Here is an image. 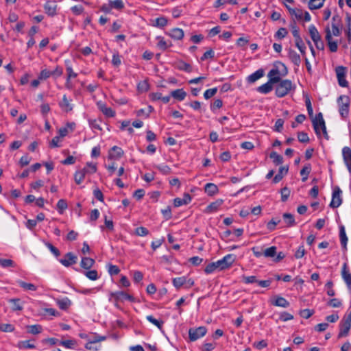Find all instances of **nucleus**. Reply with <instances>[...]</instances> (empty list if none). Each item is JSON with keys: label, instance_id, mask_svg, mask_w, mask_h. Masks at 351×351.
I'll return each instance as SVG.
<instances>
[{"label": "nucleus", "instance_id": "4", "mask_svg": "<svg viewBox=\"0 0 351 351\" xmlns=\"http://www.w3.org/2000/svg\"><path fill=\"white\" fill-rule=\"evenodd\" d=\"M337 101L340 115L346 117L349 113L350 98L346 95H340Z\"/></svg>", "mask_w": 351, "mask_h": 351}, {"label": "nucleus", "instance_id": "42", "mask_svg": "<svg viewBox=\"0 0 351 351\" xmlns=\"http://www.w3.org/2000/svg\"><path fill=\"white\" fill-rule=\"evenodd\" d=\"M153 110H154V108H152V106H148L145 108H143V109H140V110H137L136 114L138 117H147Z\"/></svg>", "mask_w": 351, "mask_h": 351}, {"label": "nucleus", "instance_id": "36", "mask_svg": "<svg viewBox=\"0 0 351 351\" xmlns=\"http://www.w3.org/2000/svg\"><path fill=\"white\" fill-rule=\"evenodd\" d=\"M172 283L177 289H179L186 284V277L182 276L175 278L172 280Z\"/></svg>", "mask_w": 351, "mask_h": 351}, {"label": "nucleus", "instance_id": "37", "mask_svg": "<svg viewBox=\"0 0 351 351\" xmlns=\"http://www.w3.org/2000/svg\"><path fill=\"white\" fill-rule=\"evenodd\" d=\"M82 170L85 171V175L86 174H93L95 173L97 170V165L95 163L93 162H87L86 166L82 169Z\"/></svg>", "mask_w": 351, "mask_h": 351}, {"label": "nucleus", "instance_id": "50", "mask_svg": "<svg viewBox=\"0 0 351 351\" xmlns=\"http://www.w3.org/2000/svg\"><path fill=\"white\" fill-rule=\"evenodd\" d=\"M306 119V116L303 114L298 115L294 121L291 122V128L293 129L295 128L298 124L302 123Z\"/></svg>", "mask_w": 351, "mask_h": 351}, {"label": "nucleus", "instance_id": "27", "mask_svg": "<svg viewBox=\"0 0 351 351\" xmlns=\"http://www.w3.org/2000/svg\"><path fill=\"white\" fill-rule=\"evenodd\" d=\"M204 191L208 195L213 196L218 193L219 189L216 184L213 183H207L205 185Z\"/></svg>", "mask_w": 351, "mask_h": 351}, {"label": "nucleus", "instance_id": "11", "mask_svg": "<svg viewBox=\"0 0 351 351\" xmlns=\"http://www.w3.org/2000/svg\"><path fill=\"white\" fill-rule=\"evenodd\" d=\"M338 84L341 87H348V82L346 79V69L343 66H339L335 69Z\"/></svg>", "mask_w": 351, "mask_h": 351}, {"label": "nucleus", "instance_id": "53", "mask_svg": "<svg viewBox=\"0 0 351 351\" xmlns=\"http://www.w3.org/2000/svg\"><path fill=\"white\" fill-rule=\"evenodd\" d=\"M27 328H29L28 332L32 333L33 335L39 334L42 331V326L38 324L28 326Z\"/></svg>", "mask_w": 351, "mask_h": 351}, {"label": "nucleus", "instance_id": "44", "mask_svg": "<svg viewBox=\"0 0 351 351\" xmlns=\"http://www.w3.org/2000/svg\"><path fill=\"white\" fill-rule=\"evenodd\" d=\"M311 171V165H308L304 166L300 171V174L302 176V181L305 182L308 179V176L309 175Z\"/></svg>", "mask_w": 351, "mask_h": 351}, {"label": "nucleus", "instance_id": "31", "mask_svg": "<svg viewBox=\"0 0 351 351\" xmlns=\"http://www.w3.org/2000/svg\"><path fill=\"white\" fill-rule=\"evenodd\" d=\"M95 260L89 257H83L82 258L80 266L86 269L91 268L95 264Z\"/></svg>", "mask_w": 351, "mask_h": 351}, {"label": "nucleus", "instance_id": "34", "mask_svg": "<svg viewBox=\"0 0 351 351\" xmlns=\"http://www.w3.org/2000/svg\"><path fill=\"white\" fill-rule=\"evenodd\" d=\"M325 0H310L308 1V8L311 10H317L321 8L324 3Z\"/></svg>", "mask_w": 351, "mask_h": 351}, {"label": "nucleus", "instance_id": "32", "mask_svg": "<svg viewBox=\"0 0 351 351\" xmlns=\"http://www.w3.org/2000/svg\"><path fill=\"white\" fill-rule=\"evenodd\" d=\"M56 303L58 307L64 311L67 310L71 305V302L68 298H64L61 300H57Z\"/></svg>", "mask_w": 351, "mask_h": 351}, {"label": "nucleus", "instance_id": "43", "mask_svg": "<svg viewBox=\"0 0 351 351\" xmlns=\"http://www.w3.org/2000/svg\"><path fill=\"white\" fill-rule=\"evenodd\" d=\"M110 5L112 8L116 10H122L124 8V3L123 0H110Z\"/></svg>", "mask_w": 351, "mask_h": 351}, {"label": "nucleus", "instance_id": "64", "mask_svg": "<svg viewBox=\"0 0 351 351\" xmlns=\"http://www.w3.org/2000/svg\"><path fill=\"white\" fill-rule=\"evenodd\" d=\"M342 156L343 161L348 160V159L351 158V149L348 147H344L342 149Z\"/></svg>", "mask_w": 351, "mask_h": 351}, {"label": "nucleus", "instance_id": "24", "mask_svg": "<svg viewBox=\"0 0 351 351\" xmlns=\"http://www.w3.org/2000/svg\"><path fill=\"white\" fill-rule=\"evenodd\" d=\"M123 155V151L121 147L114 146L109 152L110 158H119Z\"/></svg>", "mask_w": 351, "mask_h": 351}, {"label": "nucleus", "instance_id": "38", "mask_svg": "<svg viewBox=\"0 0 351 351\" xmlns=\"http://www.w3.org/2000/svg\"><path fill=\"white\" fill-rule=\"evenodd\" d=\"M269 158L272 159L273 162L276 165H281L283 162V157L276 152H271Z\"/></svg>", "mask_w": 351, "mask_h": 351}, {"label": "nucleus", "instance_id": "3", "mask_svg": "<svg viewBox=\"0 0 351 351\" xmlns=\"http://www.w3.org/2000/svg\"><path fill=\"white\" fill-rule=\"evenodd\" d=\"M351 328V310L350 312L342 319L339 324L338 338L347 337Z\"/></svg>", "mask_w": 351, "mask_h": 351}, {"label": "nucleus", "instance_id": "5", "mask_svg": "<svg viewBox=\"0 0 351 351\" xmlns=\"http://www.w3.org/2000/svg\"><path fill=\"white\" fill-rule=\"evenodd\" d=\"M331 33L334 36H339L341 34L342 20L339 14H335L331 21Z\"/></svg>", "mask_w": 351, "mask_h": 351}, {"label": "nucleus", "instance_id": "26", "mask_svg": "<svg viewBox=\"0 0 351 351\" xmlns=\"http://www.w3.org/2000/svg\"><path fill=\"white\" fill-rule=\"evenodd\" d=\"M309 35L313 42L319 41L321 39V36L314 25H311L308 27Z\"/></svg>", "mask_w": 351, "mask_h": 351}, {"label": "nucleus", "instance_id": "7", "mask_svg": "<svg viewBox=\"0 0 351 351\" xmlns=\"http://www.w3.org/2000/svg\"><path fill=\"white\" fill-rule=\"evenodd\" d=\"M207 332V329L205 326H199L197 328H191L189 330V337L190 341H195L204 337Z\"/></svg>", "mask_w": 351, "mask_h": 351}, {"label": "nucleus", "instance_id": "19", "mask_svg": "<svg viewBox=\"0 0 351 351\" xmlns=\"http://www.w3.org/2000/svg\"><path fill=\"white\" fill-rule=\"evenodd\" d=\"M339 239L344 251L347 250L348 237L346 236L345 227L343 225L339 226Z\"/></svg>", "mask_w": 351, "mask_h": 351}, {"label": "nucleus", "instance_id": "13", "mask_svg": "<svg viewBox=\"0 0 351 351\" xmlns=\"http://www.w3.org/2000/svg\"><path fill=\"white\" fill-rule=\"evenodd\" d=\"M131 125L136 128H140L143 126V121L136 120L131 123L130 121H124L121 123V129L123 130H127L129 132H132L133 129Z\"/></svg>", "mask_w": 351, "mask_h": 351}, {"label": "nucleus", "instance_id": "48", "mask_svg": "<svg viewBox=\"0 0 351 351\" xmlns=\"http://www.w3.org/2000/svg\"><path fill=\"white\" fill-rule=\"evenodd\" d=\"M147 319L151 322L152 324H154L156 326H157L158 328L161 330L162 328V326L164 324V322L162 320H158L155 319L152 315H147Z\"/></svg>", "mask_w": 351, "mask_h": 351}, {"label": "nucleus", "instance_id": "15", "mask_svg": "<svg viewBox=\"0 0 351 351\" xmlns=\"http://www.w3.org/2000/svg\"><path fill=\"white\" fill-rule=\"evenodd\" d=\"M341 276L344 280L348 288L351 290V273L350 272L347 263H344L342 267Z\"/></svg>", "mask_w": 351, "mask_h": 351}, {"label": "nucleus", "instance_id": "25", "mask_svg": "<svg viewBox=\"0 0 351 351\" xmlns=\"http://www.w3.org/2000/svg\"><path fill=\"white\" fill-rule=\"evenodd\" d=\"M267 76L269 78V80L274 84L280 82V80H281L279 74V71L277 69H273L270 70V71L268 73Z\"/></svg>", "mask_w": 351, "mask_h": 351}, {"label": "nucleus", "instance_id": "39", "mask_svg": "<svg viewBox=\"0 0 351 351\" xmlns=\"http://www.w3.org/2000/svg\"><path fill=\"white\" fill-rule=\"evenodd\" d=\"M85 171L84 170H78L76 171L74 174V180L77 184H80L84 180L85 178Z\"/></svg>", "mask_w": 351, "mask_h": 351}, {"label": "nucleus", "instance_id": "51", "mask_svg": "<svg viewBox=\"0 0 351 351\" xmlns=\"http://www.w3.org/2000/svg\"><path fill=\"white\" fill-rule=\"evenodd\" d=\"M17 347L24 349H33L35 346L29 342V341H21L18 343Z\"/></svg>", "mask_w": 351, "mask_h": 351}, {"label": "nucleus", "instance_id": "40", "mask_svg": "<svg viewBox=\"0 0 351 351\" xmlns=\"http://www.w3.org/2000/svg\"><path fill=\"white\" fill-rule=\"evenodd\" d=\"M167 23H168L167 19L165 16H161V17L156 18L154 20V25L157 27H159V28H162L167 25Z\"/></svg>", "mask_w": 351, "mask_h": 351}, {"label": "nucleus", "instance_id": "35", "mask_svg": "<svg viewBox=\"0 0 351 351\" xmlns=\"http://www.w3.org/2000/svg\"><path fill=\"white\" fill-rule=\"evenodd\" d=\"M283 219L287 224V226L291 227L295 225L294 217L291 213H284L282 215Z\"/></svg>", "mask_w": 351, "mask_h": 351}, {"label": "nucleus", "instance_id": "49", "mask_svg": "<svg viewBox=\"0 0 351 351\" xmlns=\"http://www.w3.org/2000/svg\"><path fill=\"white\" fill-rule=\"evenodd\" d=\"M295 46L302 53L303 58L306 57V46L302 39L299 40H295Z\"/></svg>", "mask_w": 351, "mask_h": 351}, {"label": "nucleus", "instance_id": "56", "mask_svg": "<svg viewBox=\"0 0 351 351\" xmlns=\"http://www.w3.org/2000/svg\"><path fill=\"white\" fill-rule=\"evenodd\" d=\"M303 12L301 9L295 8V10H290V14L293 15L298 20H302Z\"/></svg>", "mask_w": 351, "mask_h": 351}, {"label": "nucleus", "instance_id": "30", "mask_svg": "<svg viewBox=\"0 0 351 351\" xmlns=\"http://www.w3.org/2000/svg\"><path fill=\"white\" fill-rule=\"evenodd\" d=\"M8 302L12 304V310L13 311H22L23 306L22 302L19 298H12L8 300Z\"/></svg>", "mask_w": 351, "mask_h": 351}, {"label": "nucleus", "instance_id": "29", "mask_svg": "<svg viewBox=\"0 0 351 351\" xmlns=\"http://www.w3.org/2000/svg\"><path fill=\"white\" fill-rule=\"evenodd\" d=\"M274 84L273 82H271L269 80L267 83L258 86L257 88V91L262 94H267L272 90V89H273L272 84Z\"/></svg>", "mask_w": 351, "mask_h": 351}, {"label": "nucleus", "instance_id": "55", "mask_svg": "<svg viewBox=\"0 0 351 351\" xmlns=\"http://www.w3.org/2000/svg\"><path fill=\"white\" fill-rule=\"evenodd\" d=\"M84 275L91 280H96L99 278L97 271L95 269L85 271Z\"/></svg>", "mask_w": 351, "mask_h": 351}, {"label": "nucleus", "instance_id": "63", "mask_svg": "<svg viewBox=\"0 0 351 351\" xmlns=\"http://www.w3.org/2000/svg\"><path fill=\"white\" fill-rule=\"evenodd\" d=\"M50 76H51V73L50 71L47 69H43L38 76V79L40 80H45L48 79Z\"/></svg>", "mask_w": 351, "mask_h": 351}, {"label": "nucleus", "instance_id": "62", "mask_svg": "<svg viewBox=\"0 0 351 351\" xmlns=\"http://www.w3.org/2000/svg\"><path fill=\"white\" fill-rule=\"evenodd\" d=\"M313 313H314L313 310H310L308 308L301 310L300 311V315L304 319H308L313 315Z\"/></svg>", "mask_w": 351, "mask_h": 351}, {"label": "nucleus", "instance_id": "52", "mask_svg": "<svg viewBox=\"0 0 351 351\" xmlns=\"http://www.w3.org/2000/svg\"><path fill=\"white\" fill-rule=\"evenodd\" d=\"M280 193H281V200H282V202H285L288 199L291 192L288 187L285 186L282 189H281Z\"/></svg>", "mask_w": 351, "mask_h": 351}, {"label": "nucleus", "instance_id": "2", "mask_svg": "<svg viewBox=\"0 0 351 351\" xmlns=\"http://www.w3.org/2000/svg\"><path fill=\"white\" fill-rule=\"evenodd\" d=\"M278 83V84L276 87L275 94L276 97L280 98L285 97L291 90L295 88V86L293 84L290 80H280Z\"/></svg>", "mask_w": 351, "mask_h": 351}, {"label": "nucleus", "instance_id": "10", "mask_svg": "<svg viewBox=\"0 0 351 351\" xmlns=\"http://www.w3.org/2000/svg\"><path fill=\"white\" fill-rule=\"evenodd\" d=\"M325 33H326L325 39L327 42L328 46L329 47V50L332 53L336 52L338 49V45H337V41H335L332 40L333 35H332L329 25L326 26Z\"/></svg>", "mask_w": 351, "mask_h": 351}, {"label": "nucleus", "instance_id": "22", "mask_svg": "<svg viewBox=\"0 0 351 351\" xmlns=\"http://www.w3.org/2000/svg\"><path fill=\"white\" fill-rule=\"evenodd\" d=\"M271 304L283 308H287L289 306V302L281 296H276V299L271 301Z\"/></svg>", "mask_w": 351, "mask_h": 351}, {"label": "nucleus", "instance_id": "8", "mask_svg": "<svg viewBox=\"0 0 351 351\" xmlns=\"http://www.w3.org/2000/svg\"><path fill=\"white\" fill-rule=\"evenodd\" d=\"M342 191L338 186L333 189L332 194V200L330 204V207L337 208L342 204V198L341 196Z\"/></svg>", "mask_w": 351, "mask_h": 351}, {"label": "nucleus", "instance_id": "59", "mask_svg": "<svg viewBox=\"0 0 351 351\" xmlns=\"http://www.w3.org/2000/svg\"><path fill=\"white\" fill-rule=\"evenodd\" d=\"M0 330L2 332H12L14 330V326L10 324H0Z\"/></svg>", "mask_w": 351, "mask_h": 351}, {"label": "nucleus", "instance_id": "9", "mask_svg": "<svg viewBox=\"0 0 351 351\" xmlns=\"http://www.w3.org/2000/svg\"><path fill=\"white\" fill-rule=\"evenodd\" d=\"M312 122L315 132H319V130L326 132L325 121L321 112H319L313 118Z\"/></svg>", "mask_w": 351, "mask_h": 351}, {"label": "nucleus", "instance_id": "46", "mask_svg": "<svg viewBox=\"0 0 351 351\" xmlns=\"http://www.w3.org/2000/svg\"><path fill=\"white\" fill-rule=\"evenodd\" d=\"M57 209L60 214H62L64 211L67 208L68 205L65 199H61L57 203Z\"/></svg>", "mask_w": 351, "mask_h": 351}, {"label": "nucleus", "instance_id": "54", "mask_svg": "<svg viewBox=\"0 0 351 351\" xmlns=\"http://www.w3.org/2000/svg\"><path fill=\"white\" fill-rule=\"evenodd\" d=\"M288 34V31L285 27H280L276 33L275 38L277 39H282L284 38Z\"/></svg>", "mask_w": 351, "mask_h": 351}, {"label": "nucleus", "instance_id": "57", "mask_svg": "<svg viewBox=\"0 0 351 351\" xmlns=\"http://www.w3.org/2000/svg\"><path fill=\"white\" fill-rule=\"evenodd\" d=\"M217 92V88L215 87L213 88L207 89L204 93V97L206 99H208L213 97Z\"/></svg>", "mask_w": 351, "mask_h": 351}, {"label": "nucleus", "instance_id": "20", "mask_svg": "<svg viewBox=\"0 0 351 351\" xmlns=\"http://www.w3.org/2000/svg\"><path fill=\"white\" fill-rule=\"evenodd\" d=\"M288 57L294 65L297 66L300 65L301 58L300 55L297 53L296 51L293 49H289L288 52Z\"/></svg>", "mask_w": 351, "mask_h": 351}, {"label": "nucleus", "instance_id": "12", "mask_svg": "<svg viewBox=\"0 0 351 351\" xmlns=\"http://www.w3.org/2000/svg\"><path fill=\"white\" fill-rule=\"evenodd\" d=\"M77 257L73 252H68L64 255V258H61L60 262L64 267H70L77 263Z\"/></svg>", "mask_w": 351, "mask_h": 351}, {"label": "nucleus", "instance_id": "1", "mask_svg": "<svg viewBox=\"0 0 351 351\" xmlns=\"http://www.w3.org/2000/svg\"><path fill=\"white\" fill-rule=\"evenodd\" d=\"M236 260V256L232 254L225 256L222 259L217 262H213L207 265L204 269V272L206 274H211L215 270L219 271L226 269L232 266Z\"/></svg>", "mask_w": 351, "mask_h": 351}, {"label": "nucleus", "instance_id": "33", "mask_svg": "<svg viewBox=\"0 0 351 351\" xmlns=\"http://www.w3.org/2000/svg\"><path fill=\"white\" fill-rule=\"evenodd\" d=\"M66 134L67 133H60L58 136H55L49 143V147L51 148L60 147L59 142H60L62 139L66 136Z\"/></svg>", "mask_w": 351, "mask_h": 351}, {"label": "nucleus", "instance_id": "17", "mask_svg": "<svg viewBox=\"0 0 351 351\" xmlns=\"http://www.w3.org/2000/svg\"><path fill=\"white\" fill-rule=\"evenodd\" d=\"M171 38L174 40H182L184 38V31L178 27L171 29L168 33H167Z\"/></svg>", "mask_w": 351, "mask_h": 351}, {"label": "nucleus", "instance_id": "6", "mask_svg": "<svg viewBox=\"0 0 351 351\" xmlns=\"http://www.w3.org/2000/svg\"><path fill=\"white\" fill-rule=\"evenodd\" d=\"M110 300L113 298L115 302H123L125 300H128L131 302H136V299L132 295H130L124 291H119L112 292L110 293Z\"/></svg>", "mask_w": 351, "mask_h": 351}, {"label": "nucleus", "instance_id": "14", "mask_svg": "<svg viewBox=\"0 0 351 351\" xmlns=\"http://www.w3.org/2000/svg\"><path fill=\"white\" fill-rule=\"evenodd\" d=\"M57 4L54 1H48L44 5L45 13L50 16H53L56 14Z\"/></svg>", "mask_w": 351, "mask_h": 351}, {"label": "nucleus", "instance_id": "28", "mask_svg": "<svg viewBox=\"0 0 351 351\" xmlns=\"http://www.w3.org/2000/svg\"><path fill=\"white\" fill-rule=\"evenodd\" d=\"M264 75V71L263 69H258L254 73H252L247 77V82L249 83H254L256 80H259Z\"/></svg>", "mask_w": 351, "mask_h": 351}, {"label": "nucleus", "instance_id": "23", "mask_svg": "<svg viewBox=\"0 0 351 351\" xmlns=\"http://www.w3.org/2000/svg\"><path fill=\"white\" fill-rule=\"evenodd\" d=\"M171 96L178 101H181L185 99L186 93L182 88L176 89L171 92Z\"/></svg>", "mask_w": 351, "mask_h": 351}, {"label": "nucleus", "instance_id": "61", "mask_svg": "<svg viewBox=\"0 0 351 351\" xmlns=\"http://www.w3.org/2000/svg\"><path fill=\"white\" fill-rule=\"evenodd\" d=\"M135 234L140 237H145L149 234V230L146 228L141 226L136 228Z\"/></svg>", "mask_w": 351, "mask_h": 351}, {"label": "nucleus", "instance_id": "47", "mask_svg": "<svg viewBox=\"0 0 351 351\" xmlns=\"http://www.w3.org/2000/svg\"><path fill=\"white\" fill-rule=\"evenodd\" d=\"M277 247L276 246H271L264 250L263 254L265 257L274 258L276 255Z\"/></svg>", "mask_w": 351, "mask_h": 351}, {"label": "nucleus", "instance_id": "41", "mask_svg": "<svg viewBox=\"0 0 351 351\" xmlns=\"http://www.w3.org/2000/svg\"><path fill=\"white\" fill-rule=\"evenodd\" d=\"M69 62H70L69 60H65V64L66 65V72H67V79H66L67 82L70 80L71 78H75L77 75V74L73 71L71 66H70L69 64Z\"/></svg>", "mask_w": 351, "mask_h": 351}, {"label": "nucleus", "instance_id": "60", "mask_svg": "<svg viewBox=\"0 0 351 351\" xmlns=\"http://www.w3.org/2000/svg\"><path fill=\"white\" fill-rule=\"evenodd\" d=\"M45 245L48 247V249L56 257H58L60 255V250L57 247L53 246L51 243L46 242Z\"/></svg>", "mask_w": 351, "mask_h": 351}, {"label": "nucleus", "instance_id": "21", "mask_svg": "<svg viewBox=\"0 0 351 351\" xmlns=\"http://www.w3.org/2000/svg\"><path fill=\"white\" fill-rule=\"evenodd\" d=\"M223 200L217 199L215 202L210 203L206 208L205 212L206 213H212L217 211L219 208L222 205Z\"/></svg>", "mask_w": 351, "mask_h": 351}, {"label": "nucleus", "instance_id": "58", "mask_svg": "<svg viewBox=\"0 0 351 351\" xmlns=\"http://www.w3.org/2000/svg\"><path fill=\"white\" fill-rule=\"evenodd\" d=\"M157 38L159 40L157 46L161 50L165 51L170 47L162 37H158Z\"/></svg>", "mask_w": 351, "mask_h": 351}, {"label": "nucleus", "instance_id": "18", "mask_svg": "<svg viewBox=\"0 0 351 351\" xmlns=\"http://www.w3.org/2000/svg\"><path fill=\"white\" fill-rule=\"evenodd\" d=\"M191 196L189 193H184L183 198L176 197L173 200L175 207H178L182 205H186L191 201Z\"/></svg>", "mask_w": 351, "mask_h": 351}, {"label": "nucleus", "instance_id": "45", "mask_svg": "<svg viewBox=\"0 0 351 351\" xmlns=\"http://www.w3.org/2000/svg\"><path fill=\"white\" fill-rule=\"evenodd\" d=\"M18 284L21 288L25 290L36 291L37 289L36 286L32 283H27L24 281L19 280L18 281Z\"/></svg>", "mask_w": 351, "mask_h": 351}, {"label": "nucleus", "instance_id": "16", "mask_svg": "<svg viewBox=\"0 0 351 351\" xmlns=\"http://www.w3.org/2000/svg\"><path fill=\"white\" fill-rule=\"evenodd\" d=\"M71 99H68L66 95H64L62 101L59 103V106L63 111L68 112L73 110V105L71 104Z\"/></svg>", "mask_w": 351, "mask_h": 351}]
</instances>
